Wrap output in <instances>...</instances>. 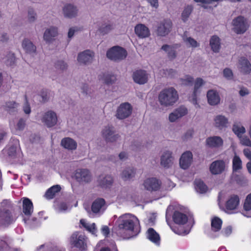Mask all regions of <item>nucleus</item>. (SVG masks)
Wrapping results in <instances>:
<instances>
[{
  "instance_id": "1",
  "label": "nucleus",
  "mask_w": 251,
  "mask_h": 251,
  "mask_svg": "<svg viewBox=\"0 0 251 251\" xmlns=\"http://www.w3.org/2000/svg\"><path fill=\"white\" fill-rule=\"evenodd\" d=\"M178 100L177 91L171 87L161 90L158 96V101L162 108H168L173 106Z\"/></svg>"
},
{
  "instance_id": "2",
  "label": "nucleus",
  "mask_w": 251,
  "mask_h": 251,
  "mask_svg": "<svg viewBox=\"0 0 251 251\" xmlns=\"http://www.w3.org/2000/svg\"><path fill=\"white\" fill-rule=\"evenodd\" d=\"M117 222L119 229L133 232L139 225V220L133 215L126 213L122 215L118 218Z\"/></svg>"
},
{
  "instance_id": "3",
  "label": "nucleus",
  "mask_w": 251,
  "mask_h": 251,
  "mask_svg": "<svg viewBox=\"0 0 251 251\" xmlns=\"http://www.w3.org/2000/svg\"><path fill=\"white\" fill-rule=\"evenodd\" d=\"M127 55L125 49L119 46H114L106 52L107 58L113 61H120L125 59Z\"/></svg>"
},
{
  "instance_id": "4",
  "label": "nucleus",
  "mask_w": 251,
  "mask_h": 251,
  "mask_svg": "<svg viewBox=\"0 0 251 251\" xmlns=\"http://www.w3.org/2000/svg\"><path fill=\"white\" fill-rule=\"evenodd\" d=\"M70 243L76 248L85 250L87 247V238L83 234L75 232L70 237Z\"/></svg>"
},
{
  "instance_id": "5",
  "label": "nucleus",
  "mask_w": 251,
  "mask_h": 251,
  "mask_svg": "<svg viewBox=\"0 0 251 251\" xmlns=\"http://www.w3.org/2000/svg\"><path fill=\"white\" fill-rule=\"evenodd\" d=\"M232 25L234 26L233 30L237 34L245 33L249 27L247 19L242 16H239L234 19L232 21Z\"/></svg>"
},
{
  "instance_id": "6",
  "label": "nucleus",
  "mask_w": 251,
  "mask_h": 251,
  "mask_svg": "<svg viewBox=\"0 0 251 251\" xmlns=\"http://www.w3.org/2000/svg\"><path fill=\"white\" fill-rule=\"evenodd\" d=\"M173 24L170 19H164L158 24L156 29V34L159 36H165L172 30Z\"/></svg>"
},
{
  "instance_id": "7",
  "label": "nucleus",
  "mask_w": 251,
  "mask_h": 251,
  "mask_svg": "<svg viewBox=\"0 0 251 251\" xmlns=\"http://www.w3.org/2000/svg\"><path fill=\"white\" fill-rule=\"evenodd\" d=\"M132 111V107L128 102L121 103L118 107L116 116L120 119L123 120L128 117Z\"/></svg>"
},
{
  "instance_id": "8",
  "label": "nucleus",
  "mask_w": 251,
  "mask_h": 251,
  "mask_svg": "<svg viewBox=\"0 0 251 251\" xmlns=\"http://www.w3.org/2000/svg\"><path fill=\"white\" fill-rule=\"evenodd\" d=\"M102 136L107 142H114L120 138V135L116 133L112 126H105L102 130Z\"/></svg>"
},
{
  "instance_id": "9",
  "label": "nucleus",
  "mask_w": 251,
  "mask_h": 251,
  "mask_svg": "<svg viewBox=\"0 0 251 251\" xmlns=\"http://www.w3.org/2000/svg\"><path fill=\"white\" fill-rule=\"evenodd\" d=\"M161 182L154 177L148 178L145 179L143 183L145 189L149 191H156L160 189Z\"/></svg>"
},
{
  "instance_id": "10",
  "label": "nucleus",
  "mask_w": 251,
  "mask_h": 251,
  "mask_svg": "<svg viewBox=\"0 0 251 251\" xmlns=\"http://www.w3.org/2000/svg\"><path fill=\"white\" fill-rule=\"evenodd\" d=\"M75 177L80 183H88L91 180L92 176L88 170L80 169L76 170Z\"/></svg>"
},
{
  "instance_id": "11",
  "label": "nucleus",
  "mask_w": 251,
  "mask_h": 251,
  "mask_svg": "<svg viewBox=\"0 0 251 251\" xmlns=\"http://www.w3.org/2000/svg\"><path fill=\"white\" fill-rule=\"evenodd\" d=\"M174 157L171 151H164L160 156V165L165 169L171 168L174 164Z\"/></svg>"
},
{
  "instance_id": "12",
  "label": "nucleus",
  "mask_w": 251,
  "mask_h": 251,
  "mask_svg": "<svg viewBox=\"0 0 251 251\" xmlns=\"http://www.w3.org/2000/svg\"><path fill=\"white\" fill-rule=\"evenodd\" d=\"M213 125L220 130H225L229 125L228 119L223 115H216L213 119Z\"/></svg>"
},
{
  "instance_id": "13",
  "label": "nucleus",
  "mask_w": 251,
  "mask_h": 251,
  "mask_svg": "<svg viewBox=\"0 0 251 251\" xmlns=\"http://www.w3.org/2000/svg\"><path fill=\"white\" fill-rule=\"evenodd\" d=\"M41 120L47 126H53L57 122L56 114L51 110L48 111L44 114Z\"/></svg>"
},
{
  "instance_id": "14",
  "label": "nucleus",
  "mask_w": 251,
  "mask_h": 251,
  "mask_svg": "<svg viewBox=\"0 0 251 251\" xmlns=\"http://www.w3.org/2000/svg\"><path fill=\"white\" fill-rule=\"evenodd\" d=\"M187 113V109L184 106H180L176 108L169 115V121L171 123L175 122L181 117L186 115Z\"/></svg>"
},
{
  "instance_id": "15",
  "label": "nucleus",
  "mask_w": 251,
  "mask_h": 251,
  "mask_svg": "<svg viewBox=\"0 0 251 251\" xmlns=\"http://www.w3.org/2000/svg\"><path fill=\"white\" fill-rule=\"evenodd\" d=\"M193 154L190 151H186L181 155L179 159V166L181 168L188 169L193 162Z\"/></svg>"
},
{
  "instance_id": "16",
  "label": "nucleus",
  "mask_w": 251,
  "mask_h": 251,
  "mask_svg": "<svg viewBox=\"0 0 251 251\" xmlns=\"http://www.w3.org/2000/svg\"><path fill=\"white\" fill-rule=\"evenodd\" d=\"M105 201L102 198H98L92 203L91 210L96 214H101L105 209Z\"/></svg>"
},
{
  "instance_id": "17",
  "label": "nucleus",
  "mask_w": 251,
  "mask_h": 251,
  "mask_svg": "<svg viewBox=\"0 0 251 251\" xmlns=\"http://www.w3.org/2000/svg\"><path fill=\"white\" fill-rule=\"evenodd\" d=\"M226 167L225 162L223 160H216L211 164L210 171L213 175H218L224 172Z\"/></svg>"
},
{
  "instance_id": "18",
  "label": "nucleus",
  "mask_w": 251,
  "mask_h": 251,
  "mask_svg": "<svg viewBox=\"0 0 251 251\" xmlns=\"http://www.w3.org/2000/svg\"><path fill=\"white\" fill-rule=\"evenodd\" d=\"M132 77L135 83L139 84H144L148 81V75L145 71L139 70L133 73Z\"/></svg>"
},
{
  "instance_id": "19",
  "label": "nucleus",
  "mask_w": 251,
  "mask_h": 251,
  "mask_svg": "<svg viewBox=\"0 0 251 251\" xmlns=\"http://www.w3.org/2000/svg\"><path fill=\"white\" fill-rule=\"evenodd\" d=\"M95 53L90 50H86L78 53L77 61L78 63H90L93 61Z\"/></svg>"
},
{
  "instance_id": "20",
  "label": "nucleus",
  "mask_w": 251,
  "mask_h": 251,
  "mask_svg": "<svg viewBox=\"0 0 251 251\" xmlns=\"http://www.w3.org/2000/svg\"><path fill=\"white\" fill-rule=\"evenodd\" d=\"M135 34L140 38H146L150 36V31L149 28L142 24H137L134 28Z\"/></svg>"
},
{
  "instance_id": "21",
  "label": "nucleus",
  "mask_w": 251,
  "mask_h": 251,
  "mask_svg": "<svg viewBox=\"0 0 251 251\" xmlns=\"http://www.w3.org/2000/svg\"><path fill=\"white\" fill-rule=\"evenodd\" d=\"M136 174V169L132 167L129 166L123 169L120 176L123 180L129 181L134 178Z\"/></svg>"
},
{
  "instance_id": "22",
  "label": "nucleus",
  "mask_w": 251,
  "mask_h": 251,
  "mask_svg": "<svg viewBox=\"0 0 251 251\" xmlns=\"http://www.w3.org/2000/svg\"><path fill=\"white\" fill-rule=\"evenodd\" d=\"M223 140L219 136L208 137L206 140V145L211 148H218L223 145Z\"/></svg>"
},
{
  "instance_id": "23",
  "label": "nucleus",
  "mask_w": 251,
  "mask_h": 251,
  "mask_svg": "<svg viewBox=\"0 0 251 251\" xmlns=\"http://www.w3.org/2000/svg\"><path fill=\"white\" fill-rule=\"evenodd\" d=\"M13 221L12 216L10 211L5 209L0 211V224L8 225Z\"/></svg>"
},
{
  "instance_id": "24",
  "label": "nucleus",
  "mask_w": 251,
  "mask_h": 251,
  "mask_svg": "<svg viewBox=\"0 0 251 251\" xmlns=\"http://www.w3.org/2000/svg\"><path fill=\"white\" fill-rule=\"evenodd\" d=\"M239 203V198L237 195H231L226 203L227 210H232L237 208Z\"/></svg>"
},
{
  "instance_id": "25",
  "label": "nucleus",
  "mask_w": 251,
  "mask_h": 251,
  "mask_svg": "<svg viewBox=\"0 0 251 251\" xmlns=\"http://www.w3.org/2000/svg\"><path fill=\"white\" fill-rule=\"evenodd\" d=\"M207 98L208 102L211 105H217L220 101L218 92L214 90H210L207 92Z\"/></svg>"
},
{
  "instance_id": "26",
  "label": "nucleus",
  "mask_w": 251,
  "mask_h": 251,
  "mask_svg": "<svg viewBox=\"0 0 251 251\" xmlns=\"http://www.w3.org/2000/svg\"><path fill=\"white\" fill-rule=\"evenodd\" d=\"M61 145L63 148L70 151L75 150L77 148L76 141L70 137L63 138L61 142Z\"/></svg>"
},
{
  "instance_id": "27",
  "label": "nucleus",
  "mask_w": 251,
  "mask_h": 251,
  "mask_svg": "<svg viewBox=\"0 0 251 251\" xmlns=\"http://www.w3.org/2000/svg\"><path fill=\"white\" fill-rule=\"evenodd\" d=\"M99 78L107 85H112L117 80L116 76L113 74L109 72L105 73L102 75H100Z\"/></svg>"
},
{
  "instance_id": "28",
  "label": "nucleus",
  "mask_w": 251,
  "mask_h": 251,
  "mask_svg": "<svg viewBox=\"0 0 251 251\" xmlns=\"http://www.w3.org/2000/svg\"><path fill=\"white\" fill-rule=\"evenodd\" d=\"M33 211L32 201L28 198H24L23 201V212L26 216H30Z\"/></svg>"
},
{
  "instance_id": "29",
  "label": "nucleus",
  "mask_w": 251,
  "mask_h": 251,
  "mask_svg": "<svg viewBox=\"0 0 251 251\" xmlns=\"http://www.w3.org/2000/svg\"><path fill=\"white\" fill-rule=\"evenodd\" d=\"M174 222L178 225H184L188 221L186 215L179 211H175L173 216Z\"/></svg>"
},
{
  "instance_id": "30",
  "label": "nucleus",
  "mask_w": 251,
  "mask_h": 251,
  "mask_svg": "<svg viewBox=\"0 0 251 251\" xmlns=\"http://www.w3.org/2000/svg\"><path fill=\"white\" fill-rule=\"evenodd\" d=\"M63 12L66 17L71 18L75 17L77 15V9L74 5L68 4L64 7Z\"/></svg>"
},
{
  "instance_id": "31",
  "label": "nucleus",
  "mask_w": 251,
  "mask_h": 251,
  "mask_svg": "<svg viewBox=\"0 0 251 251\" xmlns=\"http://www.w3.org/2000/svg\"><path fill=\"white\" fill-rule=\"evenodd\" d=\"M57 28L55 27H51L45 31L44 34V39L46 42H50L53 37L57 36Z\"/></svg>"
},
{
  "instance_id": "32",
  "label": "nucleus",
  "mask_w": 251,
  "mask_h": 251,
  "mask_svg": "<svg viewBox=\"0 0 251 251\" xmlns=\"http://www.w3.org/2000/svg\"><path fill=\"white\" fill-rule=\"evenodd\" d=\"M210 46L211 50L215 52H218L221 48V43L220 38L214 35L211 37L210 40Z\"/></svg>"
},
{
  "instance_id": "33",
  "label": "nucleus",
  "mask_w": 251,
  "mask_h": 251,
  "mask_svg": "<svg viewBox=\"0 0 251 251\" xmlns=\"http://www.w3.org/2000/svg\"><path fill=\"white\" fill-rule=\"evenodd\" d=\"M22 47L26 53L32 54L36 52V46L28 39H25L23 41Z\"/></svg>"
},
{
  "instance_id": "34",
  "label": "nucleus",
  "mask_w": 251,
  "mask_h": 251,
  "mask_svg": "<svg viewBox=\"0 0 251 251\" xmlns=\"http://www.w3.org/2000/svg\"><path fill=\"white\" fill-rule=\"evenodd\" d=\"M113 179L112 177L110 175L105 176H101L99 179V184L102 187L106 188L112 185Z\"/></svg>"
},
{
  "instance_id": "35",
  "label": "nucleus",
  "mask_w": 251,
  "mask_h": 251,
  "mask_svg": "<svg viewBox=\"0 0 251 251\" xmlns=\"http://www.w3.org/2000/svg\"><path fill=\"white\" fill-rule=\"evenodd\" d=\"M232 130L233 132L237 136L241 137V136L245 133L246 130L244 126L240 123H235L232 126Z\"/></svg>"
},
{
  "instance_id": "36",
  "label": "nucleus",
  "mask_w": 251,
  "mask_h": 251,
  "mask_svg": "<svg viewBox=\"0 0 251 251\" xmlns=\"http://www.w3.org/2000/svg\"><path fill=\"white\" fill-rule=\"evenodd\" d=\"M61 190V187L59 185H54L49 188L46 192L45 197L48 199H52L55 194Z\"/></svg>"
},
{
  "instance_id": "37",
  "label": "nucleus",
  "mask_w": 251,
  "mask_h": 251,
  "mask_svg": "<svg viewBox=\"0 0 251 251\" xmlns=\"http://www.w3.org/2000/svg\"><path fill=\"white\" fill-rule=\"evenodd\" d=\"M161 49L167 52L169 58L174 59L176 57V51L174 47L165 44L162 46Z\"/></svg>"
},
{
  "instance_id": "38",
  "label": "nucleus",
  "mask_w": 251,
  "mask_h": 251,
  "mask_svg": "<svg viewBox=\"0 0 251 251\" xmlns=\"http://www.w3.org/2000/svg\"><path fill=\"white\" fill-rule=\"evenodd\" d=\"M195 189L197 192L200 194L206 193L208 190L207 187L204 182L200 179L195 181Z\"/></svg>"
},
{
  "instance_id": "39",
  "label": "nucleus",
  "mask_w": 251,
  "mask_h": 251,
  "mask_svg": "<svg viewBox=\"0 0 251 251\" xmlns=\"http://www.w3.org/2000/svg\"><path fill=\"white\" fill-rule=\"evenodd\" d=\"M148 238L152 242L157 244L160 241L159 234L152 228H150L148 230Z\"/></svg>"
},
{
  "instance_id": "40",
  "label": "nucleus",
  "mask_w": 251,
  "mask_h": 251,
  "mask_svg": "<svg viewBox=\"0 0 251 251\" xmlns=\"http://www.w3.org/2000/svg\"><path fill=\"white\" fill-rule=\"evenodd\" d=\"M80 223L89 232H91L92 234L96 235L97 229L95 223H88L83 219H81L80 221Z\"/></svg>"
},
{
  "instance_id": "41",
  "label": "nucleus",
  "mask_w": 251,
  "mask_h": 251,
  "mask_svg": "<svg viewBox=\"0 0 251 251\" xmlns=\"http://www.w3.org/2000/svg\"><path fill=\"white\" fill-rule=\"evenodd\" d=\"M242 168V162L240 158L235 155L232 159V170L233 172H238Z\"/></svg>"
},
{
  "instance_id": "42",
  "label": "nucleus",
  "mask_w": 251,
  "mask_h": 251,
  "mask_svg": "<svg viewBox=\"0 0 251 251\" xmlns=\"http://www.w3.org/2000/svg\"><path fill=\"white\" fill-rule=\"evenodd\" d=\"M193 9V7L191 5H187L181 14V19L182 21L185 22L187 21L189 16L191 14Z\"/></svg>"
},
{
  "instance_id": "43",
  "label": "nucleus",
  "mask_w": 251,
  "mask_h": 251,
  "mask_svg": "<svg viewBox=\"0 0 251 251\" xmlns=\"http://www.w3.org/2000/svg\"><path fill=\"white\" fill-rule=\"evenodd\" d=\"M222 224V221L220 219L217 217L214 218L211 222L212 229L214 231L219 230L221 228Z\"/></svg>"
},
{
  "instance_id": "44",
  "label": "nucleus",
  "mask_w": 251,
  "mask_h": 251,
  "mask_svg": "<svg viewBox=\"0 0 251 251\" xmlns=\"http://www.w3.org/2000/svg\"><path fill=\"white\" fill-rule=\"evenodd\" d=\"M19 106V104L14 101H8L5 103L6 110L9 112H13Z\"/></svg>"
},
{
  "instance_id": "45",
  "label": "nucleus",
  "mask_w": 251,
  "mask_h": 251,
  "mask_svg": "<svg viewBox=\"0 0 251 251\" xmlns=\"http://www.w3.org/2000/svg\"><path fill=\"white\" fill-rule=\"evenodd\" d=\"M184 41L188 45H189V47L195 48L200 46V44L192 37H187L185 39H184Z\"/></svg>"
},
{
  "instance_id": "46",
  "label": "nucleus",
  "mask_w": 251,
  "mask_h": 251,
  "mask_svg": "<svg viewBox=\"0 0 251 251\" xmlns=\"http://www.w3.org/2000/svg\"><path fill=\"white\" fill-rule=\"evenodd\" d=\"M113 29V25L111 24H108L106 25H102L101 26H100L99 28V31L100 33L104 35L109 33Z\"/></svg>"
},
{
  "instance_id": "47",
  "label": "nucleus",
  "mask_w": 251,
  "mask_h": 251,
  "mask_svg": "<svg viewBox=\"0 0 251 251\" xmlns=\"http://www.w3.org/2000/svg\"><path fill=\"white\" fill-rule=\"evenodd\" d=\"M180 83L184 85H192L193 83V78L189 75H186L180 79Z\"/></svg>"
},
{
  "instance_id": "48",
  "label": "nucleus",
  "mask_w": 251,
  "mask_h": 251,
  "mask_svg": "<svg viewBox=\"0 0 251 251\" xmlns=\"http://www.w3.org/2000/svg\"><path fill=\"white\" fill-rule=\"evenodd\" d=\"M239 68L241 72L243 74H249L251 71V64H239Z\"/></svg>"
},
{
  "instance_id": "49",
  "label": "nucleus",
  "mask_w": 251,
  "mask_h": 251,
  "mask_svg": "<svg viewBox=\"0 0 251 251\" xmlns=\"http://www.w3.org/2000/svg\"><path fill=\"white\" fill-rule=\"evenodd\" d=\"M241 145L248 147H251V140L247 136L242 135L241 137H238Z\"/></svg>"
},
{
  "instance_id": "50",
  "label": "nucleus",
  "mask_w": 251,
  "mask_h": 251,
  "mask_svg": "<svg viewBox=\"0 0 251 251\" xmlns=\"http://www.w3.org/2000/svg\"><path fill=\"white\" fill-rule=\"evenodd\" d=\"M243 208L246 211L251 210V193L247 196L245 200Z\"/></svg>"
},
{
  "instance_id": "51",
  "label": "nucleus",
  "mask_w": 251,
  "mask_h": 251,
  "mask_svg": "<svg viewBox=\"0 0 251 251\" xmlns=\"http://www.w3.org/2000/svg\"><path fill=\"white\" fill-rule=\"evenodd\" d=\"M40 96L42 98V101L46 102L48 101L50 98V92L47 90H42L41 92Z\"/></svg>"
},
{
  "instance_id": "52",
  "label": "nucleus",
  "mask_w": 251,
  "mask_h": 251,
  "mask_svg": "<svg viewBox=\"0 0 251 251\" xmlns=\"http://www.w3.org/2000/svg\"><path fill=\"white\" fill-rule=\"evenodd\" d=\"M5 61L7 63H15L16 61V57L14 53L8 52L6 56Z\"/></svg>"
},
{
  "instance_id": "53",
  "label": "nucleus",
  "mask_w": 251,
  "mask_h": 251,
  "mask_svg": "<svg viewBox=\"0 0 251 251\" xmlns=\"http://www.w3.org/2000/svg\"><path fill=\"white\" fill-rule=\"evenodd\" d=\"M204 84V81L201 78H198L196 80L194 85V91L197 93L199 89Z\"/></svg>"
},
{
  "instance_id": "54",
  "label": "nucleus",
  "mask_w": 251,
  "mask_h": 251,
  "mask_svg": "<svg viewBox=\"0 0 251 251\" xmlns=\"http://www.w3.org/2000/svg\"><path fill=\"white\" fill-rule=\"evenodd\" d=\"M224 76L227 79H231L233 77V73L231 70L229 69H225L223 71Z\"/></svg>"
},
{
  "instance_id": "55",
  "label": "nucleus",
  "mask_w": 251,
  "mask_h": 251,
  "mask_svg": "<svg viewBox=\"0 0 251 251\" xmlns=\"http://www.w3.org/2000/svg\"><path fill=\"white\" fill-rule=\"evenodd\" d=\"M36 13H34L32 9H29L28 11V18L29 22H33L36 19Z\"/></svg>"
},
{
  "instance_id": "56",
  "label": "nucleus",
  "mask_w": 251,
  "mask_h": 251,
  "mask_svg": "<svg viewBox=\"0 0 251 251\" xmlns=\"http://www.w3.org/2000/svg\"><path fill=\"white\" fill-rule=\"evenodd\" d=\"M239 94L240 96L244 97L250 94V91L246 87H241L240 88Z\"/></svg>"
},
{
  "instance_id": "57",
  "label": "nucleus",
  "mask_w": 251,
  "mask_h": 251,
  "mask_svg": "<svg viewBox=\"0 0 251 251\" xmlns=\"http://www.w3.org/2000/svg\"><path fill=\"white\" fill-rule=\"evenodd\" d=\"M23 110L26 114H29L31 112V108L29 104L25 100V102L23 105Z\"/></svg>"
},
{
  "instance_id": "58",
  "label": "nucleus",
  "mask_w": 251,
  "mask_h": 251,
  "mask_svg": "<svg viewBox=\"0 0 251 251\" xmlns=\"http://www.w3.org/2000/svg\"><path fill=\"white\" fill-rule=\"evenodd\" d=\"M193 130L190 129L186 131L183 136V138L184 140H187L191 138L193 135Z\"/></svg>"
},
{
  "instance_id": "59",
  "label": "nucleus",
  "mask_w": 251,
  "mask_h": 251,
  "mask_svg": "<svg viewBox=\"0 0 251 251\" xmlns=\"http://www.w3.org/2000/svg\"><path fill=\"white\" fill-rule=\"evenodd\" d=\"M55 67L59 71L63 72L67 69V64H55Z\"/></svg>"
},
{
  "instance_id": "60",
  "label": "nucleus",
  "mask_w": 251,
  "mask_h": 251,
  "mask_svg": "<svg viewBox=\"0 0 251 251\" xmlns=\"http://www.w3.org/2000/svg\"><path fill=\"white\" fill-rule=\"evenodd\" d=\"M243 153L251 161V150L248 148L245 149L243 150Z\"/></svg>"
},
{
  "instance_id": "61",
  "label": "nucleus",
  "mask_w": 251,
  "mask_h": 251,
  "mask_svg": "<svg viewBox=\"0 0 251 251\" xmlns=\"http://www.w3.org/2000/svg\"><path fill=\"white\" fill-rule=\"evenodd\" d=\"M16 153V148L14 147H11L8 150V154L9 156L14 157L15 156Z\"/></svg>"
},
{
  "instance_id": "62",
  "label": "nucleus",
  "mask_w": 251,
  "mask_h": 251,
  "mask_svg": "<svg viewBox=\"0 0 251 251\" xmlns=\"http://www.w3.org/2000/svg\"><path fill=\"white\" fill-rule=\"evenodd\" d=\"M25 126V121L21 119H20L18 123H17V128L19 130H23Z\"/></svg>"
},
{
  "instance_id": "63",
  "label": "nucleus",
  "mask_w": 251,
  "mask_h": 251,
  "mask_svg": "<svg viewBox=\"0 0 251 251\" xmlns=\"http://www.w3.org/2000/svg\"><path fill=\"white\" fill-rule=\"evenodd\" d=\"M119 159L122 161L126 160L127 157V153L125 151H122L119 154Z\"/></svg>"
},
{
  "instance_id": "64",
  "label": "nucleus",
  "mask_w": 251,
  "mask_h": 251,
  "mask_svg": "<svg viewBox=\"0 0 251 251\" xmlns=\"http://www.w3.org/2000/svg\"><path fill=\"white\" fill-rule=\"evenodd\" d=\"M147 1L152 7L155 8L158 7L159 4L158 0H147Z\"/></svg>"
}]
</instances>
